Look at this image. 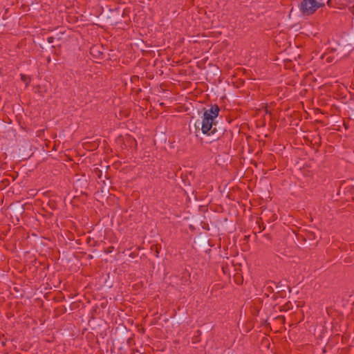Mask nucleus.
<instances>
[{"instance_id": "nucleus-2", "label": "nucleus", "mask_w": 354, "mask_h": 354, "mask_svg": "<svg viewBox=\"0 0 354 354\" xmlns=\"http://www.w3.org/2000/svg\"><path fill=\"white\" fill-rule=\"evenodd\" d=\"M297 239L299 241H303L305 245L309 247L310 250L314 249L319 241V238L315 232L310 230H304L301 233L297 234Z\"/></svg>"}, {"instance_id": "nucleus-17", "label": "nucleus", "mask_w": 354, "mask_h": 354, "mask_svg": "<svg viewBox=\"0 0 354 354\" xmlns=\"http://www.w3.org/2000/svg\"><path fill=\"white\" fill-rule=\"evenodd\" d=\"M86 243L88 244L90 246L95 247L97 244V241H94L91 237L86 238Z\"/></svg>"}, {"instance_id": "nucleus-31", "label": "nucleus", "mask_w": 354, "mask_h": 354, "mask_svg": "<svg viewBox=\"0 0 354 354\" xmlns=\"http://www.w3.org/2000/svg\"><path fill=\"white\" fill-rule=\"evenodd\" d=\"M74 308H75V303H73L72 306H71V310H73Z\"/></svg>"}, {"instance_id": "nucleus-8", "label": "nucleus", "mask_w": 354, "mask_h": 354, "mask_svg": "<svg viewBox=\"0 0 354 354\" xmlns=\"http://www.w3.org/2000/svg\"><path fill=\"white\" fill-rule=\"evenodd\" d=\"M46 208L50 209V210H55L57 209V202L55 200L49 199L46 204V207H43V209L49 214V216L51 217L53 214L52 212H48Z\"/></svg>"}, {"instance_id": "nucleus-37", "label": "nucleus", "mask_w": 354, "mask_h": 354, "mask_svg": "<svg viewBox=\"0 0 354 354\" xmlns=\"http://www.w3.org/2000/svg\"><path fill=\"white\" fill-rule=\"evenodd\" d=\"M88 258H89V259H92V258H93V256L90 254V255H88Z\"/></svg>"}, {"instance_id": "nucleus-23", "label": "nucleus", "mask_w": 354, "mask_h": 354, "mask_svg": "<svg viewBox=\"0 0 354 354\" xmlns=\"http://www.w3.org/2000/svg\"><path fill=\"white\" fill-rule=\"evenodd\" d=\"M202 224H203L202 227L204 230H209L208 223L202 222Z\"/></svg>"}, {"instance_id": "nucleus-10", "label": "nucleus", "mask_w": 354, "mask_h": 354, "mask_svg": "<svg viewBox=\"0 0 354 354\" xmlns=\"http://www.w3.org/2000/svg\"><path fill=\"white\" fill-rule=\"evenodd\" d=\"M13 212L15 214L23 215L25 213V207L24 205H16L13 207Z\"/></svg>"}, {"instance_id": "nucleus-21", "label": "nucleus", "mask_w": 354, "mask_h": 354, "mask_svg": "<svg viewBox=\"0 0 354 354\" xmlns=\"http://www.w3.org/2000/svg\"><path fill=\"white\" fill-rule=\"evenodd\" d=\"M326 60L328 63H332L334 61V57L331 56H328L326 57Z\"/></svg>"}, {"instance_id": "nucleus-5", "label": "nucleus", "mask_w": 354, "mask_h": 354, "mask_svg": "<svg viewBox=\"0 0 354 354\" xmlns=\"http://www.w3.org/2000/svg\"><path fill=\"white\" fill-rule=\"evenodd\" d=\"M90 54L93 58L103 59L105 57L104 48L103 46L93 45L90 48Z\"/></svg>"}, {"instance_id": "nucleus-29", "label": "nucleus", "mask_w": 354, "mask_h": 354, "mask_svg": "<svg viewBox=\"0 0 354 354\" xmlns=\"http://www.w3.org/2000/svg\"><path fill=\"white\" fill-rule=\"evenodd\" d=\"M129 257H132V258H134L135 257H136V254L135 252H131L130 254H129Z\"/></svg>"}, {"instance_id": "nucleus-3", "label": "nucleus", "mask_w": 354, "mask_h": 354, "mask_svg": "<svg viewBox=\"0 0 354 354\" xmlns=\"http://www.w3.org/2000/svg\"><path fill=\"white\" fill-rule=\"evenodd\" d=\"M324 5V3L317 0H303L299 4V8L304 15H310Z\"/></svg>"}, {"instance_id": "nucleus-27", "label": "nucleus", "mask_w": 354, "mask_h": 354, "mask_svg": "<svg viewBox=\"0 0 354 354\" xmlns=\"http://www.w3.org/2000/svg\"><path fill=\"white\" fill-rule=\"evenodd\" d=\"M196 334L197 335L195 336L196 339L201 335V331L200 330H196Z\"/></svg>"}, {"instance_id": "nucleus-32", "label": "nucleus", "mask_w": 354, "mask_h": 354, "mask_svg": "<svg viewBox=\"0 0 354 354\" xmlns=\"http://www.w3.org/2000/svg\"><path fill=\"white\" fill-rule=\"evenodd\" d=\"M351 189H352V190H351V192H352V193H354V185H353V188H352Z\"/></svg>"}, {"instance_id": "nucleus-19", "label": "nucleus", "mask_w": 354, "mask_h": 354, "mask_svg": "<svg viewBox=\"0 0 354 354\" xmlns=\"http://www.w3.org/2000/svg\"><path fill=\"white\" fill-rule=\"evenodd\" d=\"M21 79L26 84H28L30 81V77H28V76H26V75H24V74H21Z\"/></svg>"}, {"instance_id": "nucleus-1", "label": "nucleus", "mask_w": 354, "mask_h": 354, "mask_svg": "<svg viewBox=\"0 0 354 354\" xmlns=\"http://www.w3.org/2000/svg\"><path fill=\"white\" fill-rule=\"evenodd\" d=\"M220 111V107L214 104L209 109H204L203 112L201 124V134L211 136L213 140L221 139L227 131L225 124L218 118Z\"/></svg>"}, {"instance_id": "nucleus-28", "label": "nucleus", "mask_w": 354, "mask_h": 354, "mask_svg": "<svg viewBox=\"0 0 354 354\" xmlns=\"http://www.w3.org/2000/svg\"><path fill=\"white\" fill-rule=\"evenodd\" d=\"M50 48H51L52 49H54V50H55V54H56V55H58V54H59V53L60 52V50H59V52H57V50H55V46H50Z\"/></svg>"}, {"instance_id": "nucleus-20", "label": "nucleus", "mask_w": 354, "mask_h": 354, "mask_svg": "<svg viewBox=\"0 0 354 354\" xmlns=\"http://www.w3.org/2000/svg\"><path fill=\"white\" fill-rule=\"evenodd\" d=\"M113 250H114V247L111 245V246H109L107 248L104 249V252L106 254H109V253L113 252Z\"/></svg>"}, {"instance_id": "nucleus-4", "label": "nucleus", "mask_w": 354, "mask_h": 354, "mask_svg": "<svg viewBox=\"0 0 354 354\" xmlns=\"http://www.w3.org/2000/svg\"><path fill=\"white\" fill-rule=\"evenodd\" d=\"M120 13H122V7L117 6L115 8H110L108 11H106L102 17L111 26L116 25L119 23H122V20H120Z\"/></svg>"}, {"instance_id": "nucleus-9", "label": "nucleus", "mask_w": 354, "mask_h": 354, "mask_svg": "<svg viewBox=\"0 0 354 354\" xmlns=\"http://www.w3.org/2000/svg\"><path fill=\"white\" fill-rule=\"evenodd\" d=\"M182 278L181 280L183 281V286H188L191 283L190 277L191 274L189 272H184L182 274Z\"/></svg>"}, {"instance_id": "nucleus-18", "label": "nucleus", "mask_w": 354, "mask_h": 354, "mask_svg": "<svg viewBox=\"0 0 354 354\" xmlns=\"http://www.w3.org/2000/svg\"><path fill=\"white\" fill-rule=\"evenodd\" d=\"M55 39V37H48L47 38V42L48 43L47 44H44V46L46 48H48L50 46L49 44L53 43Z\"/></svg>"}, {"instance_id": "nucleus-36", "label": "nucleus", "mask_w": 354, "mask_h": 354, "mask_svg": "<svg viewBox=\"0 0 354 354\" xmlns=\"http://www.w3.org/2000/svg\"><path fill=\"white\" fill-rule=\"evenodd\" d=\"M189 228L192 229V230L194 229V227L192 225L189 226Z\"/></svg>"}, {"instance_id": "nucleus-38", "label": "nucleus", "mask_w": 354, "mask_h": 354, "mask_svg": "<svg viewBox=\"0 0 354 354\" xmlns=\"http://www.w3.org/2000/svg\"><path fill=\"white\" fill-rule=\"evenodd\" d=\"M1 344H2V345L4 346L6 344V342L4 341H3Z\"/></svg>"}, {"instance_id": "nucleus-33", "label": "nucleus", "mask_w": 354, "mask_h": 354, "mask_svg": "<svg viewBox=\"0 0 354 354\" xmlns=\"http://www.w3.org/2000/svg\"><path fill=\"white\" fill-rule=\"evenodd\" d=\"M351 41H354V35L351 37Z\"/></svg>"}, {"instance_id": "nucleus-12", "label": "nucleus", "mask_w": 354, "mask_h": 354, "mask_svg": "<svg viewBox=\"0 0 354 354\" xmlns=\"http://www.w3.org/2000/svg\"><path fill=\"white\" fill-rule=\"evenodd\" d=\"M277 289L278 290V293L279 294V296L283 297V292H285L286 290V286L282 284L281 281H279L277 286Z\"/></svg>"}, {"instance_id": "nucleus-15", "label": "nucleus", "mask_w": 354, "mask_h": 354, "mask_svg": "<svg viewBox=\"0 0 354 354\" xmlns=\"http://www.w3.org/2000/svg\"><path fill=\"white\" fill-rule=\"evenodd\" d=\"M136 45L137 47H139L140 48V50L146 51V50L144 49V46H146L147 44L144 42L143 40L136 41Z\"/></svg>"}, {"instance_id": "nucleus-35", "label": "nucleus", "mask_w": 354, "mask_h": 354, "mask_svg": "<svg viewBox=\"0 0 354 354\" xmlns=\"http://www.w3.org/2000/svg\"><path fill=\"white\" fill-rule=\"evenodd\" d=\"M195 127H196V130H200L199 127H196V125L195 124Z\"/></svg>"}, {"instance_id": "nucleus-25", "label": "nucleus", "mask_w": 354, "mask_h": 354, "mask_svg": "<svg viewBox=\"0 0 354 354\" xmlns=\"http://www.w3.org/2000/svg\"><path fill=\"white\" fill-rule=\"evenodd\" d=\"M327 4H328V6H330V7H333V1H332V0H328V1H327Z\"/></svg>"}, {"instance_id": "nucleus-6", "label": "nucleus", "mask_w": 354, "mask_h": 354, "mask_svg": "<svg viewBox=\"0 0 354 354\" xmlns=\"http://www.w3.org/2000/svg\"><path fill=\"white\" fill-rule=\"evenodd\" d=\"M194 243H196L197 247L201 248V249H204L207 245H211L210 243H209V241L207 240V238L204 236H201L198 237L194 241Z\"/></svg>"}, {"instance_id": "nucleus-13", "label": "nucleus", "mask_w": 354, "mask_h": 354, "mask_svg": "<svg viewBox=\"0 0 354 354\" xmlns=\"http://www.w3.org/2000/svg\"><path fill=\"white\" fill-rule=\"evenodd\" d=\"M92 174H93V175L95 177H96V178H99V179H101L102 176V171H101L100 169H98L97 167L95 168V169L92 171Z\"/></svg>"}, {"instance_id": "nucleus-14", "label": "nucleus", "mask_w": 354, "mask_h": 354, "mask_svg": "<svg viewBox=\"0 0 354 354\" xmlns=\"http://www.w3.org/2000/svg\"><path fill=\"white\" fill-rule=\"evenodd\" d=\"M151 251H154V255L156 257H158L159 251L160 250V246L158 245H153L151 247Z\"/></svg>"}, {"instance_id": "nucleus-30", "label": "nucleus", "mask_w": 354, "mask_h": 354, "mask_svg": "<svg viewBox=\"0 0 354 354\" xmlns=\"http://www.w3.org/2000/svg\"><path fill=\"white\" fill-rule=\"evenodd\" d=\"M344 125L346 129L348 128V122L346 121H345V120L344 121Z\"/></svg>"}, {"instance_id": "nucleus-7", "label": "nucleus", "mask_w": 354, "mask_h": 354, "mask_svg": "<svg viewBox=\"0 0 354 354\" xmlns=\"http://www.w3.org/2000/svg\"><path fill=\"white\" fill-rule=\"evenodd\" d=\"M130 8H122V13H120V20H122V22L128 24L130 22Z\"/></svg>"}, {"instance_id": "nucleus-22", "label": "nucleus", "mask_w": 354, "mask_h": 354, "mask_svg": "<svg viewBox=\"0 0 354 354\" xmlns=\"http://www.w3.org/2000/svg\"><path fill=\"white\" fill-rule=\"evenodd\" d=\"M131 80L132 82H138L139 80V77L137 75H133L131 77Z\"/></svg>"}, {"instance_id": "nucleus-24", "label": "nucleus", "mask_w": 354, "mask_h": 354, "mask_svg": "<svg viewBox=\"0 0 354 354\" xmlns=\"http://www.w3.org/2000/svg\"><path fill=\"white\" fill-rule=\"evenodd\" d=\"M132 91L136 92V93L137 95H138L139 93L142 91L141 88H132Z\"/></svg>"}, {"instance_id": "nucleus-34", "label": "nucleus", "mask_w": 354, "mask_h": 354, "mask_svg": "<svg viewBox=\"0 0 354 354\" xmlns=\"http://www.w3.org/2000/svg\"><path fill=\"white\" fill-rule=\"evenodd\" d=\"M47 62L49 63L50 62V57H48V59H47Z\"/></svg>"}, {"instance_id": "nucleus-26", "label": "nucleus", "mask_w": 354, "mask_h": 354, "mask_svg": "<svg viewBox=\"0 0 354 354\" xmlns=\"http://www.w3.org/2000/svg\"><path fill=\"white\" fill-rule=\"evenodd\" d=\"M267 290L269 292H273V291H274L272 287H271V286L267 287Z\"/></svg>"}, {"instance_id": "nucleus-11", "label": "nucleus", "mask_w": 354, "mask_h": 354, "mask_svg": "<svg viewBox=\"0 0 354 354\" xmlns=\"http://www.w3.org/2000/svg\"><path fill=\"white\" fill-rule=\"evenodd\" d=\"M66 312V308L64 306H58L55 308L54 313L55 317H59Z\"/></svg>"}, {"instance_id": "nucleus-39", "label": "nucleus", "mask_w": 354, "mask_h": 354, "mask_svg": "<svg viewBox=\"0 0 354 354\" xmlns=\"http://www.w3.org/2000/svg\"><path fill=\"white\" fill-rule=\"evenodd\" d=\"M289 289V292H291V288L290 286H288Z\"/></svg>"}, {"instance_id": "nucleus-16", "label": "nucleus", "mask_w": 354, "mask_h": 354, "mask_svg": "<svg viewBox=\"0 0 354 354\" xmlns=\"http://www.w3.org/2000/svg\"><path fill=\"white\" fill-rule=\"evenodd\" d=\"M348 120H351V119L354 120V107H350L349 110L348 111Z\"/></svg>"}]
</instances>
